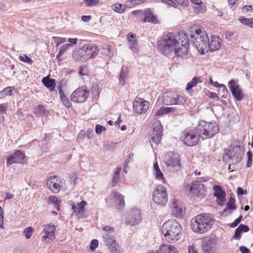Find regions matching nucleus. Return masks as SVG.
Returning a JSON list of instances; mask_svg holds the SVG:
<instances>
[{"mask_svg":"<svg viewBox=\"0 0 253 253\" xmlns=\"http://www.w3.org/2000/svg\"><path fill=\"white\" fill-rule=\"evenodd\" d=\"M181 226L176 220H169L162 228V232L166 241L169 243L177 242L181 237Z\"/></svg>","mask_w":253,"mask_h":253,"instance_id":"f257e3e1","label":"nucleus"},{"mask_svg":"<svg viewBox=\"0 0 253 253\" xmlns=\"http://www.w3.org/2000/svg\"><path fill=\"white\" fill-rule=\"evenodd\" d=\"M213 223V218L208 214H200L191 221V227L193 232L203 234L208 231Z\"/></svg>","mask_w":253,"mask_h":253,"instance_id":"f03ea898","label":"nucleus"},{"mask_svg":"<svg viewBox=\"0 0 253 253\" xmlns=\"http://www.w3.org/2000/svg\"><path fill=\"white\" fill-rule=\"evenodd\" d=\"M179 34L175 35L172 33H164L158 40L157 43L160 50L165 55H169L173 52L179 42Z\"/></svg>","mask_w":253,"mask_h":253,"instance_id":"7ed1b4c3","label":"nucleus"},{"mask_svg":"<svg viewBox=\"0 0 253 253\" xmlns=\"http://www.w3.org/2000/svg\"><path fill=\"white\" fill-rule=\"evenodd\" d=\"M98 47L94 44L89 43L83 45L81 48L74 50L72 57L75 61L85 62L95 57L99 53Z\"/></svg>","mask_w":253,"mask_h":253,"instance_id":"20e7f679","label":"nucleus"},{"mask_svg":"<svg viewBox=\"0 0 253 253\" xmlns=\"http://www.w3.org/2000/svg\"><path fill=\"white\" fill-rule=\"evenodd\" d=\"M196 127L203 140L212 137L219 130L218 127L215 122H207L203 120L199 122Z\"/></svg>","mask_w":253,"mask_h":253,"instance_id":"39448f33","label":"nucleus"},{"mask_svg":"<svg viewBox=\"0 0 253 253\" xmlns=\"http://www.w3.org/2000/svg\"><path fill=\"white\" fill-rule=\"evenodd\" d=\"M194 38V44L201 54H204L209 50V40L207 34L201 29H197L195 34L191 35Z\"/></svg>","mask_w":253,"mask_h":253,"instance_id":"423d86ee","label":"nucleus"},{"mask_svg":"<svg viewBox=\"0 0 253 253\" xmlns=\"http://www.w3.org/2000/svg\"><path fill=\"white\" fill-rule=\"evenodd\" d=\"M179 42L173 50L174 54L182 58H187L189 39L183 32L179 33Z\"/></svg>","mask_w":253,"mask_h":253,"instance_id":"0eeeda50","label":"nucleus"},{"mask_svg":"<svg viewBox=\"0 0 253 253\" xmlns=\"http://www.w3.org/2000/svg\"><path fill=\"white\" fill-rule=\"evenodd\" d=\"M200 137L196 127L191 129L186 130L181 137V140L186 146H194L198 143Z\"/></svg>","mask_w":253,"mask_h":253,"instance_id":"6e6552de","label":"nucleus"},{"mask_svg":"<svg viewBox=\"0 0 253 253\" xmlns=\"http://www.w3.org/2000/svg\"><path fill=\"white\" fill-rule=\"evenodd\" d=\"M163 102L167 105H182L186 100L184 97L176 92L168 91L162 96Z\"/></svg>","mask_w":253,"mask_h":253,"instance_id":"1a4fd4ad","label":"nucleus"},{"mask_svg":"<svg viewBox=\"0 0 253 253\" xmlns=\"http://www.w3.org/2000/svg\"><path fill=\"white\" fill-rule=\"evenodd\" d=\"M153 201L157 205H165L168 202V196L164 186L159 185L153 192Z\"/></svg>","mask_w":253,"mask_h":253,"instance_id":"9d476101","label":"nucleus"},{"mask_svg":"<svg viewBox=\"0 0 253 253\" xmlns=\"http://www.w3.org/2000/svg\"><path fill=\"white\" fill-rule=\"evenodd\" d=\"M65 181L58 176L50 177L46 182L48 189L54 194H57L61 189H63Z\"/></svg>","mask_w":253,"mask_h":253,"instance_id":"9b49d317","label":"nucleus"},{"mask_svg":"<svg viewBox=\"0 0 253 253\" xmlns=\"http://www.w3.org/2000/svg\"><path fill=\"white\" fill-rule=\"evenodd\" d=\"M169 170H177L179 168V159L178 157L173 152H169L166 154L163 160Z\"/></svg>","mask_w":253,"mask_h":253,"instance_id":"f8f14e48","label":"nucleus"},{"mask_svg":"<svg viewBox=\"0 0 253 253\" xmlns=\"http://www.w3.org/2000/svg\"><path fill=\"white\" fill-rule=\"evenodd\" d=\"M187 190L194 197L202 199L204 198L206 193V188L204 184L198 181H194L191 186L187 187Z\"/></svg>","mask_w":253,"mask_h":253,"instance_id":"ddd939ff","label":"nucleus"},{"mask_svg":"<svg viewBox=\"0 0 253 253\" xmlns=\"http://www.w3.org/2000/svg\"><path fill=\"white\" fill-rule=\"evenodd\" d=\"M56 227L51 224H47L43 226L41 233L42 241L47 244L51 243L55 239Z\"/></svg>","mask_w":253,"mask_h":253,"instance_id":"4468645a","label":"nucleus"},{"mask_svg":"<svg viewBox=\"0 0 253 253\" xmlns=\"http://www.w3.org/2000/svg\"><path fill=\"white\" fill-rule=\"evenodd\" d=\"M89 95V91L84 87H79L71 95V100L75 103L84 102Z\"/></svg>","mask_w":253,"mask_h":253,"instance_id":"2eb2a0df","label":"nucleus"},{"mask_svg":"<svg viewBox=\"0 0 253 253\" xmlns=\"http://www.w3.org/2000/svg\"><path fill=\"white\" fill-rule=\"evenodd\" d=\"M163 127L160 121L155 122L153 125V128L150 133V137L153 142L159 144L162 139Z\"/></svg>","mask_w":253,"mask_h":253,"instance_id":"dca6fc26","label":"nucleus"},{"mask_svg":"<svg viewBox=\"0 0 253 253\" xmlns=\"http://www.w3.org/2000/svg\"><path fill=\"white\" fill-rule=\"evenodd\" d=\"M141 219L140 211L137 209H133L126 216V223L130 226L139 223Z\"/></svg>","mask_w":253,"mask_h":253,"instance_id":"f3484780","label":"nucleus"},{"mask_svg":"<svg viewBox=\"0 0 253 253\" xmlns=\"http://www.w3.org/2000/svg\"><path fill=\"white\" fill-rule=\"evenodd\" d=\"M228 87L233 97L237 101H241L243 99L244 95L242 93V90L234 80H231L229 82Z\"/></svg>","mask_w":253,"mask_h":253,"instance_id":"a211bd4d","label":"nucleus"},{"mask_svg":"<svg viewBox=\"0 0 253 253\" xmlns=\"http://www.w3.org/2000/svg\"><path fill=\"white\" fill-rule=\"evenodd\" d=\"M149 107L148 101L141 100H135L133 102V108L135 112L138 114H142L146 113Z\"/></svg>","mask_w":253,"mask_h":253,"instance_id":"6ab92c4d","label":"nucleus"},{"mask_svg":"<svg viewBox=\"0 0 253 253\" xmlns=\"http://www.w3.org/2000/svg\"><path fill=\"white\" fill-rule=\"evenodd\" d=\"M102 238L104 244L109 248L112 252L117 251L119 245L116 242L115 237L112 234H103Z\"/></svg>","mask_w":253,"mask_h":253,"instance_id":"aec40b11","label":"nucleus"},{"mask_svg":"<svg viewBox=\"0 0 253 253\" xmlns=\"http://www.w3.org/2000/svg\"><path fill=\"white\" fill-rule=\"evenodd\" d=\"M171 213L175 217H180L185 213V208L179 201L172 199L171 205Z\"/></svg>","mask_w":253,"mask_h":253,"instance_id":"412c9836","label":"nucleus"},{"mask_svg":"<svg viewBox=\"0 0 253 253\" xmlns=\"http://www.w3.org/2000/svg\"><path fill=\"white\" fill-rule=\"evenodd\" d=\"M25 158V154L20 150H16L13 155L9 156L7 158L6 165H11L13 164H20L23 162Z\"/></svg>","mask_w":253,"mask_h":253,"instance_id":"4be33fe9","label":"nucleus"},{"mask_svg":"<svg viewBox=\"0 0 253 253\" xmlns=\"http://www.w3.org/2000/svg\"><path fill=\"white\" fill-rule=\"evenodd\" d=\"M216 243L211 238H205L202 242V249L204 253H214L215 251Z\"/></svg>","mask_w":253,"mask_h":253,"instance_id":"5701e85b","label":"nucleus"},{"mask_svg":"<svg viewBox=\"0 0 253 253\" xmlns=\"http://www.w3.org/2000/svg\"><path fill=\"white\" fill-rule=\"evenodd\" d=\"M87 203L84 201L78 203L76 204H73L72 205V209L73 211V214H75L78 216L79 218L85 217V207Z\"/></svg>","mask_w":253,"mask_h":253,"instance_id":"b1692460","label":"nucleus"},{"mask_svg":"<svg viewBox=\"0 0 253 253\" xmlns=\"http://www.w3.org/2000/svg\"><path fill=\"white\" fill-rule=\"evenodd\" d=\"M110 199L115 203L118 210L124 208L125 206L124 197L120 193L115 191L110 196Z\"/></svg>","mask_w":253,"mask_h":253,"instance_id":"393cba45","label":"nucleus"},{"mask_svg":"<svg viewBox=\"0 0 253 253\" xmlns=\"http://www.w3.org/2000/svg\"><path fill=\"white\" fill-rule=\"evenodd\" d=\"M213 195L217 199V202L220 205H222L225 200L226 194L221 187L214 185L213 187Z\"/></svg>","mask_w":253,"mask_h":253,"instance_id":"a878e982","label":"nucleus"},{"mask_svg":"<svg viewBox=\"0 0 253 253\" xmlns=\"http://www.w3.org/2000/svg\"><path fill=\"white\" fill-rule=\"evenodd\" d=\"M244 153L239 147H236L232 150V152L229 158L232 161L233 164H237L240 162L243 157Z\"/></svg>","mask_w":253,"mask_h":253,"instance_id":"bb28decb","label":"nucleus"},{"mask_svg":"<svg viewBox=\"0 0 253 253\" xmlns=\"http://www.w3.org/2000/svg\"><path fill=\"white\" fill-rule=\"evenodd\" d=\"M128 45L132 52L136 53L138 51V46L136 41V36L134 34L129 33L127 36Z\"/></svg>","mask_w":253,"mask_h":253,"instance_id":"cd10ccee","label":"nucleus"},{"mask_svg":"<svg viewBox=\"0 0 253 253\" xmlns=\"http://www.w3.org/2000/svg\"><path fill=\"white\" fill-rule=\"evenodd\" d=\"M211 40V42L209 43V49L211 51L217 50L221 47V39L218 36H212Z\"/></svg>","mask_w":253,"mask_h":253,"instance_id":"c85d7f7f","label":"nucleus"},{"mask_svg":"<svg viewBox=\"0 0 253 253\" xmlns=\"http://www.w3.org/2000/svg\"><path fill=\"white\" fill-rule=\"evenodd\" d=\"M144 18L142 20L143 22H150L152 23H157V19L155 16L153 14L152 11L148 9L143 12Z\"/></svg>","mask_w":253,"mask_h":253,"instance_id":"c756f323","label":"nucleus"},{"mask_svg":"<svg viewBox=\"0 0 253 253\" xmlns=\"http://www.w3.org/2000/svg\"><path fill=\"white\" fill-rule=\"evenodd\" d=\"M156 253H177V249L173 246L167 244L161 246Z\"/></svg>","mask_w":253,"mask_h":253,"instance_id":"7c9ffc66","label":"nucleus"},{"mask_svg":"<svg viewBox=\"0 0 253 253\" xmlns=\"http://www.w3.org/2000/svg\"><path fill=\"white\" fill-rule=\"evenodd\" d=\"M153 173L155 175V178L161 181L163 183H166V180L164 177L162 171L160 170L157 163H155L153 165Z\"/></svg>","mask_w":253,"mask_h":253,"instance_id":"2f4dec72","label":"nucleus"},{"mask_svg":"<svg viewBox=\"0 0 253 253\" xmlns=\"http://www.w3.org/2000/svg\"><path fill=\"white\" fill-rule=\"evenodd\" d=\"M42 82L47 88L49 89L50 91L53 90L56 86L55 79H50L47 77H44L42 79Z\"/></svg>","mask_w":253,"mask_h":253,"instance_id":"473e14b6","label":"nucleus"},{"mask_svg":"<svg viewBox=\"0 0 253 253\" xmlns=\"http://www.w3.org/2000/svg\"><path fill=\"white\" fill-rule=\"evenodd\" d=\"M202 80L199 77H194L191 81L188 82L187 84L186 90L187 92H190V94L192 93L193 90L192 88L195 86L198 83H201Z\"/></svg>","mask_w":253,"mask_h":253,"instance_id":"72a5a7b5","label":"nucleus"},{"mask_svg":"<svg viewBox=\"0 0 253 253\" xmlns=\"http://www.w3.org/2000/svg\"><path fill=\"white\" fill-rule=\"evenodd\" d=\"M58 87L59 88L58 89L61 102L66 107L69 108L71 106V103L64 95V93L62 90L61 87L60 86H58Z\"/></svg>","mask_w":253,"mask_h":253,"instance_id":"f704fd0d","label":"nucleus"},{"mask_svg":"<svg viewBox=\"0 0 253 253\" xmlns=\"http://www.w3.org/2000/svg\"><path fill=\"white\" fill-rule=\"evenodd\" d=\"M15 88L13 87H7L0 91V98L2 99L7 95H11Z\"/></svg>","mask_w":253,"mask_h":253,"instance_id":"c9c22d12","label":"nucleus"},{"mask_svg":"<svg viewBox=\"0 0 253 253\" xmlns=\"http://www.w3.org/2000/svg\"><path fill=\"white\" fill-rule=\"evenodd\" d=\"M238 20L242 24L253 28V18H247L242 16L239 18Z\"/></svg>","mask_w":253,"mask_h":253,"instance_id":"e433bc0d","label":"nucleus"},{"mask_svg":"<svg viewBox=\"0 0 253 253\" xmlns=\"http://www.w3.org/2000/svg\"><path fill=\"white\" fill-rule=\"evenodd\" d=\"M235 200L232 197H231L228 202H227L226 208L223 211V214L226 213L229 210H234L236 209V207L235 205Z\"/></svg>","mask_w":253,"mask_h":253,"instance_id":"4c0bfd02","label":"nucleus"},{"mask_svg":"<svg viewBox=\"0 0 253 253\" xmlns=\"http://www.w3.org/2000/svg\"><path fill=\"white\" fill-rule=\"evenodd\" d=\"M193 11L196 14L204 13L206 10V7L202 4H196L193 6Z\"/></svg>","mask_w":253,"mask_h":253,"instance_id":"58836bf2","label":"nucleus"},{"mask_svg":"<svg viewBox=\"0 0 253 253\" xmlns=\"http://www.w3.org/2000/svg\"><path fill=\"white\" fill-rule=\"evenodd\" d=\"M34 114L38 117H42L45 114V108L43 105H38L34 109Z\"/></svg>","mask_w":253,"mask_h":253,"instance_id":"ea45409f","label":"nucleus"},{"mask_svg":"<svg viewBox=\"0 0 253 253\" xmlns=\"http://www.w3.org/2000/svg\"><path fill=\"white\" fill-rule=\"evenodd\" d=\"M71 46L72 44L69 43H66L61 46L59 48V53L57 55V58H59L60 57L62 56L64 52Z\"/></svg>","mask_w":253,"mask_h":253,"instance_id":"a19ab883","label":"nucleus"},{"mask_svg":"<svg viewBox=\"0 0 253 253\" xmlns=\"http://www.w3.org/2000/svg\"><path fill=\"white\" fill-rule=\"evenodd\" d=\"M173 109L171 107H165L161 108L157 112L156 115L157 116L163 115L167 114L170 112H172Z\"/></svg>","mask_w":253,"mask_h":253,"instance_id":"79ce46f5","label":"nucleus"},{"mask_svg":"<svg viewBox=\"0 0 253 253\" xmlns=\"http://www.w3.org/2000/svg\"><path fill=\"white\" fill-rule=\"evenodd\" d=\"M84 3L87 6L93 7L99 3V0H84Z\"/></svg>","mask_w":253,"mask_h":253,"instance_id":"37998d69","label":"nucleus"},{"mask_svg":"<svg viewBox=\"0 0 253 253\" xmlns=\"http://www.w3.org/2000/svg\"><path fill=\"white\" fill-rule=\"evenodd\" d=\"M33 232V230L32 228L31 227H29L24 229V230L23 232V234L27 239H28L31 238Z\"/></svg>","mask_w":253,"mask_h":253,"instance_id":"c03bdc74","label":"nucleus"},{"mask_svg":"<svg viewBox=\"0 0 253 253\" xmlns=\"http://www.w3.org/2000/svg\"><path fill=\"white\" fill-rule=\"evenodd\" d=\"M114 10L117 12L122 13L125 11V6L124 5L120 3H116L114 4Z\"/></svg>","mask_w":253,"mask_h":253,"instance_id":"a18cd8bd","label":"nucleus"},{"mask_svg":"<svg viewBox=\"0 0 253 253\" xmlns=\"http://www.w3.org/2000/svg\"><path fill=\"white\" fill-rule=\"evenodd\" d=\"M127 78V73L123 69L120 74L119 81L122 85L125 84V80Z\"/></svg>","mask_w":253,"mask_h":253,"instance_id":"49530a36","label":"nucleus"},{"mask_svg":"<svg viewBox=\"0 0 253 253\" xmlns=\"http://www.w3.org/2000/svg\"><path fill=\"white\" fill-rule=\"evenodd\" d=\"M103 233V234H110L113 233L114 231V229L113 227L110 226H105L103 227L102 229Z\"/></svg>","mask_w":253,"mask_h":253,"instance_id":"de8ad7c7","label":"nucleus"},{"mask_svg":"<svg viewBox=\"0 0 253 253\" xmlns=\"http://www.w3.org/2000/svg\"><path fill=\"white\" fill-rule=\"evenodd\" d=\"M19 59L20 61L28 63L29 64H32L33 63V61L26 55H20L19 56Z\"/></svg>","mask_w":253,"mask_h":253,"instance_id":"09e8293b","label":"nucleus"},{"mask_svg":"<svg viewBox=\"0 0 253 253\" xmlns=\"http://www.w3.org/2000/svg\"><path fill=\"white\" fill-rule=\"evenodd\" d=\"M98 246V241L96 239H93L91 241L90 244V249L91 251H94Z\"/></svg>","mask_w":253,"mask_h":253,"instance_id":"8fccbe9b","label":"nucleus"},{"mask_svg":"<svg viewBox=\"0 0 253 253\" xmlns=\"http://www.w3.org/2000/svg\"><path fill=\"white\" fill-rule=\"evenodd\" d=\"M228 3L231 6V8L233 10H235L238 4L237 0H228Z\"/></svg>","mask_w":253,"mask_h":253,"instance_id":"3c124183","label":"nucleus"},{"mask_svg":"<svg viewBox=\"0 0 253 253\" xmlns=\"http://www.w3.org/2000/svg\"><path fill=\"white\" fill-rule=\"evenodd\" d=\"M248 155V161L247 163V167L249 168L251 167L252 165V153L251 151L247 152Z\"/></svg>","mask_w":253,"mask_h":253,"instance_id":"603ef678","label":"nucleus"},{"mask_svg":"<svg viewBox=\"0 0 253 253\" xmlns=\"http://www.w3.org/2000/svg\"><path fill=\"white\" fill-rule=\"evenodd\" d=\"M243 216L242 215H240L238 218L236 219L235 220L230 224L229 226L230 227L234 228L237 226L239 223L241 222Z\"/></svg>","mask_w":253,"mask_h":253,"instance_id":"864d4df0","label":"nucleus"},{"mask_svg":"<svg viewBox=\"0 0 253 253\" xmlns=\"http://www.w3.org/2000/svg\"><path fill=\"white\" fill-rule=\"evenodd\" d=\"M106 129L105 127L100 125H96L95 126V132L97 134H101L103 131Z\"/></svg>","mask_w":253,"mask_h":253,"instance_id":"5fc2aeb1","label":"nucleus"},{"mask_svg":"<svg viewBox=\"0 0 253 253\" xmlns=\"http://www.w3.org/2000/svg\"><path fill=\"white\" fill-rule=\"evenodd\" d=\"M242 10L245 13H252L253 7L251 5H245L243 7Z\"/></svg>","mask_w":253,"mask_h":253,"instance_id":"6e6d98bb","label":"nucleus"},{"mask_svg":"<svg viewBox=\"0 0 253 253\" xmlns=\"http://www.w3.org/2000/svg\"><path fill=\"white\" fill-rule=\"evenodd\" d=\"M241 232H247L248 231H249L250 229L249 227L246 225L244 224H241L239 225V226L237 228Z\"/></svg>","mask_w":253,"mask_h":253,"instance_id":"4d7b16f0","label":"nucleus"},{"mask_svg":"<svg viewBox=\"0 0 253 253\" xmlns=\"http://www.w3.org/2000/svg\"><path fill=\"white\" fill-rule=\"evenodd\" d=\"M8 107V104L7 103L0 104V114L4 113Z\"/></svg>","mask_w":253,"mask_h":253,"instance_id":"13d9d810","label":"nucleus"},{"mask_svg":"<svg viewBox=\"0 0 253 253\" xmlns=\"http://www.w3.org/2000/svg\"><path fill=\"white\" fill-rule=\"evenodd\" d=\"M162 1L164 3H166L169 5L172 6L174 7H176L177 6L176 3L172 0H162Z\"/></svg>","mask_w":253,"mask_h":253,"instance_id":"bf43d9fd","label":"nucleus"},{"mask_svg":"<svg viewBox=\"0 0 253 253\" xmlns=\"http://www.w3.org/2000/svg\"><path fill=\"white\" fill-rule=\"evenodd\" d=\"M120 178V176L117 175V174H113L112 178V186H114L118 183Z\"/></svg>","mask_w":253,"mask_h":253,"instance_id":"052dcab7","label":"nucleus"},{"mask_svg":"<svg viewBox=\"0 0 253 253\" xmlns=\"http://www.w3.org/2000/svg\"><path fill=\"white\" fill-rule=\"evenodd\" d=\"M54 38L57 40V44H56L57 46H58L59 45V44L66 42V40L65 38H59V37H54Z\"/></svg>","mask_w":253,"mask_h":253,"instance_id":"680f3d73","label":"nucleus"},{"mask_svg":"<svg viewBox=\"0 0 253 253\" xmlns=\"http://www.w3.org/2000/svg\"><path fill=\"white\" fill-rule=\"evenodd\" d=\"M241 233V231H240L238 228H237L235 230L233 238L235 239H239L241 237L240 234Z\"/></svg>","mask_w":253,"mask_h":253,"instance_id":"e2e57ef3","label":"nucleus"},{"mask_svg":"<svg viewBox=\"0 0 253 253\" xmlns=\"http://www.w3.org/2000/svg\"><path fill=\"white\" fill-rule=\"evenodd\" d=\"M240 251L242 253H251L250 250L245 246L240 247Z\"/></svg>","mask_w":253,"mask_h":253,"instance_id":"0e129e2a","label":"nucleus"},{"mask_svg":"<svg viewBox=\"0 0 253 253\" xmlns=\"http://www.w3.org/2000/svg\"><path fill=\"white\" fill-rule=\"evenodd\" d=\"M146 0H131V2L133 5H139L144 3Z\"/></svg>","mask_w":253,"mask_h":253,"instance_id":"69168bd1","label":"nucleus"},{"mask_svg":"<svg viewBox=\"0 0 253 253\" xmlns=\"http://www.w3.org/2000/svg\"><path fill=\"white\" fill-rule=\"evenodd\" d=\"M49 201L54 204H56L57 203V198L56 196H51L49 198Z\"/></svg>","mask_w":253,"mask_h":253,"instance_id":"338daca9","label":"nucleus"},{"mask_svg":"<svg viewBox=\"0 0 253 253\" xmlns=\"http://www.w3.org/2000/svg\"><path fill=\"white\" fill-rule=\"evenodd\" d=\"M188 253H198L197 250L195 249V247L193 246H191L189 247L188 249Z\"/></svg>","mask_w":253,"mask_h":253,"instance_id":"774afa93","label":"nucleus"}]
</instances>
